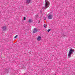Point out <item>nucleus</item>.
Returning <instances> with one entry per match:
<instances>
[{"label":"nucleus","instance_id":"obj_6","mask_svg":"<svg viewBox=\"0 0 75 75\" xmlns=\"http://www.w3.org/2000/svg\"><path fill=\"white\" fill-rule=\"evenodd\" d=\"M41 39V38L40 36H39L37 39L38 41H40Z\"/></svg>","mask_w":75,"mask_h":75},{"label":"nucleus","instance_id":"obj_14","mask_svg":"<svg viewBox=\"0 0 75 75\" xmlns=\"http://www.w3.org/2000/svg\"><path fill=\"white\" fill-rule=\"evenodd\" d=\"M23 18H24V20H25V19H26L25 17H24Z\"/></svg>","mask_w":75,"mask_h":75},{"label":"nucleus","instance_id":"obj_8","mask_svg":"<svg viewBox=\"0 0 75 75\" xmlns=\"http://www.w3.org/2000/svg\"><path fill=\"white\" fill-rule=\"evenodd\" d=\"M28 22L29 23H31L32 22V21H31V20L29 19L28 21Z\"/></svg>","mask_w":75,"mask_h":75},{"label":"nucleus","instance_id":"obj_5","mask_svg":"<svg viewBox=\"0 0 75 75\" xmlns=\"http://www.w3.org/2000/svg\"><path fill=\"white\" fill-rule=\"evenodd\" d=\"M36 32H37V30L36 28H34L33 31V33H35Z\"/></svg>","mask_w":75,"mask_h":75},{"label":"nucleus","instance_id":"obj_2","mask_svg":"<svg viewBox=\"0 0 75 75\" xmlns=\"http://www.w3.org/2000/svg\"><path fill=\"white\" fill-rule=\"evenodd\" d=\"M45 6H43L42 8V9H45V8H47L48 7V5L49 4V2L47 1V2L46 1V0H45Z\"/></svg>","mask_w":75,"mask_h":75},{"label":"nucleus","instance_id":"obj_9","mask_svg":"<svg viewBox=\"0 0 75 75\" xmlns=\"http://www.w3.org/2000/svg\"><path fill=\"white\" fill-rule=\"evenodd\" d=\"M44 26L45 28H46V27H47V25L45 24H44Z\"/></svg>","mask_w":75,"mask_h":75},{"label":"nucleus","instance_id":"obj_11","mask_svg":"<svg viewBox=\"0 0 75 75\" xmlns=\"http://www.w3.org/2000/svg\"><path fill=\"white\" fill-rule=\"evenodd\" d=\"M18 36V35H16L15 37H14V38H17V37Z\"/></svg>","mask_w":75,"mask_h":75},{"label":"nucleus","instance_id":"obj_12","mask_svg":"<svg viewBox=\"0 0 75 75\" xmlns=\"http://www.w3.org/2000/svg\"><path fill=\"white\" fill-rule=\"evenodd\" d=\"M35 17H38V15H35Z\"/></svg>","mask_w":75,"mask_h":75},{"label":"nucleus","instance_id":"obj_15","mask_svg":"<svg viewBox=\"0 0 75 75\" xmlns=\"http://www.w3.org/2000/svg\"><path fill=\"white\" fill-rule=\"evenodd\" d=\"M42 10L40 11V13H42Z\"/></svg>","mask_w":75,"mask_h":75},{"label":"nucleus","instance_id":"obj_10","mask_svg":"<svg viewBox=\"0 0 75 75\" xmlns=\"http://www.w3.org/2000/svg\"><path fill=\"white\" fill-rule=\"evenodd\" d=\"M50 31H51V29H48L47 30V32H50Z\"/></svg>","mask_w":75,"mask_h":75},{"label":"nucleus","instance_id":"obj_3","mask_svg":"<svg viewBox=\"0 0 75 75\" xmlns=\"http://www.w3.org/2000/svg\"><path fill=\"white\" fill-rule=\"evenodd\" d=\"M52 14L50 13L49 15L48 16V19H49L50 20L52 19Z\"/></svg>","mask_w":75,"mask_h":75},{"label":"nucleus","instance_id":"obj_7","mask_svg":"<svg viewBox=\"0 0 75 75\" xmlns=\"http://www.w3.org/2000/svg\"><path fill=\"white\" fill-rule=\"evenodd\" d=\"M30 1H31V0H27V3L28 4H29L30 3Z\"/></svg>","mask_w":75,"mask_h":75},{"label":"nucleus","instance_id":"obj_13","mask_svg":"<svg viewBox=\"0 0 75 75\" xmlns=\"http://www.w3.org/2000/svg\"><path fill=\"white\" fill-rule=\"evenodd\" d=\"M43 18L44 20H46V18L45 17H44Z\"/></svg>","mask_w":75,"mask_h":75},{"label":"nucleus","instance_id":"obj_1","mask_svg":"<svg viewBox=\"0 0 75 75\" xmlns=\"http://www.w3.org/2000/svg\"><path fill=\"white\" fill-rule=\"evenodd\" d=\"M74 52V50L72 48L70 49L68 54L69 58H70L71 57V54H72Z\"/></svg>","mask_w":75,"mask_h":75},{"label":"nucleus","instance_id":"obj_16","mask_svg":"<svg viewBox=\"0 0 75 75\" xmlns=\"http://www.w3.org/2000/svg\"><path fill=\"white\" fill-rule=\"evenodd\" d=\"M0 14H1V12L0 11Z\"/></svg>","mask_w":75,"mask_h":75},{"label":"nucleus","instance_id":"obj_4","mask_svg":"<svg viewBox=\"0 0 75 75\" xmlns=\"http://www.w3.org/2000/svg\"><path fill=\"white\" fill-rule=\"evenodd\" d=\"M2 30L4 31H6L7 30V28H6V26H4L2 27Z\"/></svg>","mask_w":75,"mask_h":75}]
</instances>
